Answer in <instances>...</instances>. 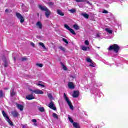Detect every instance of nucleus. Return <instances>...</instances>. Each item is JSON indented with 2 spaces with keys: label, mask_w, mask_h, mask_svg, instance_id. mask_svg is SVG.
Wrapping results in <instances>:
<instances>
[{
  "label": "nucleus",
  "mask_w": 128,
  "mask_h": 128,
  "mask_svg": "<svg viewBox=\"0 0 128 128\" xmlns=\"http://www.w3.org/2000/svg\"><path fill=\"white\" fill-rule=\"evenodd\" d=\"M64 28H66V30H69L70 32H71V34H74V36H76V32H74V30L70 28V26H68L65 24Z\"/></svg>",
  "instance_id": "nucleus-7"
},
{
  "label": "nucleus",
  "mask_w": 128,
  "mask_h": 128,
  "mask_svg": "<svg viewBox=\"0 0 128 128\" xmlns=\"http://www.w3.org/2000/svg\"><path fill=\"white\" fill-rule=\"evenodd\" d=\"M53 118L56 120H58V116L56 113L53 114Z\"/></svg>",
  "instance_id": "nucleus-26"
},
{
  "label": "nucleus",
  "mask_w": 128,
  "mask_h": 128,
  "mask_svg": "<svg viewBox=\"0 0 128 128\" xmlns=\"http://www.w3.org/2000/svg\"><path fill=\"white\" fill-rule=\"evenodd\" d=\"M61 64L62 66V68L64 70H68V68H66L64 64V63L61 62Z\"/></svg>",
  "instance_id": "nucleus-23"
},
{
  "label": "nucleus",
  "mask_w": 128,
  "mask_h": 128,
  "mask_svg": "<svg viewBox=\"0 0 128 128\" xmlns=\"http://www.w3.org/2000/svg\"><path fill=\"white\" fill-rule=\"evenodd\" d=\"M37 66H39V68H43L44 65L42 64H36Z\"/></svg>",
  "instance_id": "nucleus-34"
},
{
  "label": "nucleus",
  "mask_w": 128,
  "mask_h": 128,
  "mask_svg": "<svg viewBox=\"0 0 128 128\" xmlns=\"http://www.w3.org/2000/svg\"><path fill=\"white\" fill-rule=\"evenodd\" d=\"M97 36H98V34Z\"/></svg>",
  "instance_id": "nucleus-51"
},
{
  "label": "nucleus",
  "mask_w": 128,
  "mask_h": 128,
  "mask_svg": "<svg viewBox=\"0 0 128 128\" xmlns=\"http://www.w3.org/2000/svg\"><path fill=\"white\" fill-rule=\"evenodd\" d=\"M120 46L118 44H114L113 46H111L109 48L108 50L112 51V50H114L115 52L118 54V52H120Z\"/></svg>",
  "instance_id": "nucleus-2"
},
{
  "label": "nucleus",
  "mask_w": 128,
  "mask_h": 128,
  "mask_svg": "<svg viewBox=\"0 0 128 128\" xmlns=\"http://www.w3.org/2000/svg\"><path fill=\"white\" fill-rule=\"evenodd\" d=\"M38 17L40 18V14H38Z\"/></svg>",
  "instance_id": "nucleus-48"
},
{
  "label": "nucleus",
  "mask_w": 128,
  "mask_h": 128,
  "mask_svg": "<svg viewBox=\"0 0 128 128\" xmlns=\"http://www.w3.org/2000/svg\"><path fill=\"white\" fill-rule=\"evenodd\" d=\"M39 45L40 46H42V48H44V50H46V46L42 42H40Z\"/></svg>",
  "instance_id": "nucleus-22"
},
{
  "label": "nucleus",
  "mask_w": 128,
  "mask_h": 128,
  "mask_svg": "<svg viewBox=\"0 0 128 128\" xmlns=\"http://www.w3.org/2000/svg\"><path fill=\"white\" fill-rule=\"evenodd\" d=\"M64 98L66 100L69 106L70 110H74V106L72 104V102L70 101V99L68 98L66 93L64 94Z\"/></svg>",
  "instance_id": "nucleus-4"
},
{
  "label": "nucleus",
  "mask_w": 128,
  "mask_h": 128,
  "mask_svg": "<svg viewBox=\"0 0 128 128\" xmlns=\"http://www.w3.org/2000/svg\"><path fill=\"white\" fill-rule=\"evenodd\" d=\"M57 12L58 14H59V16H64V12H61V10H57Z\"/></svg>",
  "instance_id": "nucleus-18"
},
{
  "label": "nucleus",
  "mask_w": 128,
  "mask_h": 128,
  "mask_svg": "<svg viewBox=\"0 0 128 128\" xmlns=\"http://www.w3.org/2000/svg\"><path fill=\"white\" fill-rule=\"evenodd\" d=\"M48 108L51 110H56V108L54 103L52 101H51V102L48 104Z\"/></svg>",
  "instance_id": "nucleus-8"
},
{
  "label": "nucleus",
  "mask_w": 128,
  "mask_h": 128,
  "mask_svg": "<svg viewBox=\"0 0 128 128\" xmlns=\"http://www.w3.org/2000/svg\"><path fill=\"white\" fill-rule=\"evenodd\" d=\"M39 8H40L41 10H42V12H46L45 14L47 18H48L50 16V15L52 14V12H50V10H48V8H46V6H40Z\"/></svg>",
  "instance_id": "nucleus-1"
},
{
  "label": "nucleus",
  "mask_w": 128,
  "mask_h": 128,
  "mask_svg": "<svg viewBox=\"0 0 128 128\" xmlns=\"http://www.w3.org/2000/svg\"><path fill=\"white\" fill-rule=\"evenodd\" d=\"M6 12H8V9H6Z\"/></svg>",
  "instance_id": "nucleus-45"
},
{
  "label": "nucleus",
  "mask_w": 128,
  "mask_h": 128,
  "mask_svg": "<svg viewBox=\"0 0 128 128\" xmlns=\"http://www.w3.org/2000/svg\"><path fill=\"white\" fill-rule=\"evenodd\" d=\"M92 64L90 65V66H92V68H94V63H92V62L91 63Z\"/></svg>",
  "instance_id": "nucleus-40"
},
{
  "label": "nucleus",
  "mask_w": 128,
  "mask_h": 128,
  "mask_svg": "<svg viewBox=\"0 0 128 128\" xmlns=\"http://www.w3.org/2000/svg\"><path fill=\"white\" fill-rule=\"evenodd\" d=\"M34 126H38V124L34 123Z\"/></svg>",
  "instance_id": "nucleus-44"
},
{
  "label": "nucleus",
  "mask_w": 128,
  "mask_h": 128,
  "mask_svg": "<svg viewBox=\"0 0 128 128\" xmlns=\"http://www.w3.org/2000/svg\"><path fill=\"white\" fill-rule=\"evenodd\" d=\"M48 4L49 6H54V3L50 2L48 3Z\"/></svg>",
  "instance_id": "nucleus-29"
},
{
  "label": "nucleus",
  "mask_w": 128,
  "mask_h": 128,
  "mask_svg": "<svg viewBox=\"0 0 128 128\" xmlns=\"http://www.w3.org/2000/svg\"><path fill=\"white\" fill-rule=\"evenodd\" d=\"M39 110L41 112H45L44 108L41 107V108H39Z\"/></svg>",
  "instance_id": "nucleus-25"
},
{
  "label": "nucleus",
  "mask_w": 128,
  "mask_h": 128,
  "mask_svg": "<svg viewBox=\"0 0 128 128\" xmlns=\"http://www.w3.org/2000/svg\"><path fill=\"white\" fill-rule=\"evenodd\" d=\"M14 62H16V58H14Z\"/></svg>",
  "instance_id": "nucleus-46"
},
{
  "label": "nucleus",
  "mask_w": 128,
  "mask_h": 128,
  "mask_svg": "<svg viewBox=\"0 0 128 128\" xmlns=\"http://www.w3.org/2000/svg\"><path fill=\"white\" fill-rule=\"evenodd\" d=\"M4 96V92L2 90L0 91V98H2Z\"/></svg>",
  "instance_id": "nucleus-35"
},
{
  "label": "nucleus",
  "mask_w": 128,
  "mask_h": 128,
  "mask_svg": "<svg viewBox=\"0 0 128 128\" xmlns=\"http://www.w3.org/2000/svg\"><path fill=\"white\" fill-rule=\"evenodd\" d=\"M4 66L5 68H6L8 66V62H6V61L4 62Z\"/></svg>",
  "instance_id": "nucleus-38"
},
{
  "label": "nucleus",
  "mask_w": 128,
  "mask_h": 128,
  "mask_svg": "<svg viewBox=\"0 0 128 128\" xmlns=\"http://www.w3.org/2000/svg\"><path fill=\"white\" fill-rule=\"evenodd\" d=\"M86 60L87 62H90V64H92V59H90V58H87Z\"/></svg>",
  "instance_id": "nucleus-27"
},
{
  "label": "nucleus",
  "mask_w": 128,
  "mask_h": 128,
  "mask_svg": "<svg viewBox=\"0 0 128 128\" xmlns=\"http://www.w3.org/2000/svg\"><path fill=\"white\" fill-rule=\"evenodd\" d=\"M16 16L20 20L21 24H24V16H22L20 14L16 12Z\"/></svg>",
  "instance_id": "nucleus-6"
},
{
  "label": "nucleus",
  "mask_w": 128,
  "mask_h": 128,
  "mask_svg": "<svg viewBox=\"0 0 128 128\" xmlns=\"http://www.w3.org/2000/svg\"><path fill=\"white\" fill-rule=\"evenodd\" d=\"M48 98H50V100H54V97H52V95L51 94H48Z\"/></svg>",
  "instance_id": "nucleus-28"
},
{
  "label": "nucleus",
  "mask_w": 128,
  "mask_h": 128,
  "mask_svg": "<svg viewBox=\"0 0 128 128\" xmlns=\"http://www.w3.org/2000/svg\"><path fill=\"white\" fill-rule=\"evenodd\" d=\"M21 60L22 62H26V60H28V58H22Z\"/></svg>",
  "instance_id": "nucleus-36"
},
{
  "label": "nucleus",
  "mask_w": 128,
  "mask_h": 128,
  "mask_svg": "<svg viewBox=\"0 0 128 128\" xmlns=\"http://www.w3.org/2000/svg\"><path fill=\"white\" fill-rule=\"evenodd\" d=\"M26 100H34L36 98V97H34L32 95H28L26 97Z\"/></svg>",
  "instance_id": "nucleus-12"
},
{
  "label": "nucleus",
  "mask_w": 128,
  "mask_h": 128,
  "mask_svg": "<svg viewBox=\"0 0 128 128\" xmlns=\"http://www.w3.org/2000/svg\"><path fill=\"white\" fill-rule=\"evenodd\" d=\"M14 96H16V92H14V88H12L10 91V96L13 98Z\"/></svg>",
  "instance_id": "nucleus-15"
},
{
  "label": "nucleus",
  "mask_w": 128,
  "mask_h": 128,
  "mask_svg": "<svg viewBox=\"0 0 128 128\" xmlns=\"http://www.w3.org/2000/svg\"><path fill=\"white\" fill-rule=\"evenodd\" d=\"M62 40L64 42H65L66 44H68V40H66V39L63 38Z\"/></svg>",
  "instance_id": "nucleus-32"
},
{
  "label": "nucleus",
  "mask_w": 128,
  "mask_h": 128,
  "mask_svg": "<svg viewBox=\"0 0 128 128\" xmlns=\"http://www.w3.org/2000/svg\"><path fill=\"white\" fill-rule=\"evenodd\" d=\"M37 86H42V88H46V86L42 84H37Z\"/></svg>",
  "instance_id": "nucleus-39"
},
{
  "label": "nucleus",
  "mask_w": 128,
  "mask_h": 128,
  "mask_svg": "<svg viewBox=\"0 0 128 128\" xmlns=\"http://www.w3.org/2000/svg\"><path fill=\"white\" fill-rule=\"evenodd\" d=\"M48 0L50 1V0Z\"/></svg>",
  "instance_id": "nucleus-50"
},
{
  "label": "nucleus",
  "mask_w": 128,
  "mask_h": 128,
  "mask_svg": "<svg viewBox=\"0 0 128 128\" xmlns=\"http://www.w3.org/2000/svg\"><path fill=\"white\" fill-rule=\"evenodd\" d=\"M69 12H70L71 14H76V10L75 8H73L70 10Z\"/></svg>",
  "instance_id": "nucleus-24"
},
{
  "label": "nucleus",
  "mask_w": 128,
  "mask_h": 128,
  "mask_svg": "<svg viewBox=\"0 0 128 128\" xmlns=\"http://www.w3.org/2000/svg\"><path fill=\"white\" fill-rule=\"evenodd\" d=\"M31 46H32V48H36V44L33 42L31 43Z\"/></svg>",
  "instance_id": "nucleus-41"
},
{
  "label": "nucleus",
  "mask_w": 128,
  "mask_h": 128,
  "mask_svg": "<svg viewBox=\"0 0 128 128\" xmlns=\"http://www.w3.org/2000/svg\"><path fill=\"white\" fill-rule=\"evenodd\" d=\"M36 26L40 28V30H42V24L40 22H38L36 24Z\"/></svg>",
  "instance_id": "nucleus-14"
},
{
  "label": "nucleus",
  "mask_w": 128,
  "mask_h": 128,
  "mask_svg": "<svg viewBox=\"0 0 128 128\" xmlns=\"http://www.w3.org/2000/svg\"><path fill=\"white\" fill-rule=\"evenodd\" d=\"M97 48H100V47H96Z\"/></svg>",
  "instance_id": "nucleus-49"
},
{
  "label": "nucleus",
  "mask_w": 128,
  "mask_h": 128,
  "mask_svg": "<svg viewBox=\"0 0 128 128\" xmlns=\"http://www.w3.org/2000/svg\"><path fill=\"white\" fill-rule=\"evenodd\" d=\"M2 114L4 118H5L6 120L8 122V124H10V126H14V124L12 123V120H10V118H8V114H6V112L2 111Z\"/></svg>",
  "instance_id": "nucleus-3"
},
{
  "label": "nucleus",
  "mask_w": 128,
  "mask_h": 128,
  "mask_svg": "<svg viewBox=\"0 0 128 128\" xmlns=\"http://www.w3.org/2000/svg\"><path fill=\"white\" fill-rule=\"evenodd\" d=\"M68 86L70 90H74V83L72 82H69L68 84Z\"/></svg>",
  "instance_id": "nucleus-10"
},
{
  "label": "nucleus",
  "mask_w": 128,
  "mask_h": 128,
  "mask_svg": "<svg viewBox=\"0 0 128 128\" xmlns=\"http://www.w3.org/2000/svg\"><path fill=\"white\" fill-rule=\"evenodd\" d=\"M85 44H86V46H90V42H88V40H86Z\"/></svg>",
  "instance_id": "nucleus-31"
},
{
  "label": "nucleus",
  "mask_w": 128,
  "mask_h": 128,
  "mask_svg": "<svg viewBox=\"0 0 128 128\" xmlns=\"http://www.w3.org/2000/svg\"><path fill=\"white\" fill-rule=\"evenodd\" d=\"M76 2H84V0H76Z\"/></svg>",
  "instance_id": "nucleus-37"
},
{
  "label": "nucleus",
  "mask_w": 128,
  "mask_h": 128,
  "mask_svg": "<svg viewBox=\"0 0 128 128\" xmlns=\"http://www.w3.org/2000/svg\"><path fill=\"white\" fill-rule=\"evenodd\" d=\"M72 96H73V98H78L79 96L78 91H74Z\"/></svg>",
  "instance_id": "nucleus-13"
},
{
  "label": "nucleus",
  "mask_w": 128,
  "mask_h": 128,
  "mask_svg": "<svg viewBox=\"0 0 128 128\" xmlns=\"http://www.w3.org/2000/svg\"><path fill=\"white\" fill-rule=\"evenodd\" d=\"M17 108L20 112H22L24 110V106L20 104H16Z\"/></svg>",
  "instance_id": "nucleus-11"
},
{
  "label": "nucleus",
  "mask_w": 128,
  "mask_h": 128,
  "mask_svg": "<svg viewBox=\"0 0 128 128\" xmlns=\"http://www.w3.org/2000/svg\"><path fill=\"white\" fill-rule=\"evenodd\" d=\"M81 16H82L84 18H86L87 20H88V18H90V15L86 13L82 14H81Z\"/></svg>",
  "instance_id": "nucleus-16"
},
{
  "label": "nucleus",
  "mask_w": 128,
  "mask_h": 128,
  "mask_svg": "<svg viewBox=\"0 0 128 128\" xmlns=\"http://www.w3.org/2000/svg\"><path fill=\"white\" fill-rule=\"evenodd\" d=\"M11 114L14 118H18L20 116V114L16 111H13L11 112Z\"/></svg>",
  "instance_id": "nucleus-9"
},
{
  "label": "nucleus",
  "mask_w": 128,
  "mask_h": 128,
  "mask_svg": "<svg viewBox=\"0 0 128 128\" xmlns=\"http://www.w3.org/2000/svg\"><path fill=\"white\" fill-rule=\"evenodd\" d=\"M73 126L75 128H80V124L76 122L73 123Z\"/></svg>",
  "instance_id": "nucleus-21"
},
{
  "label": "nucleus",
  "mask_w": 128,
  "mask_h": 128,
  "mask_svg": "<svg viewBox=\"0 0 128 128\" xmlns=\"http://www.w3.org/2000/svg\"><path fill=\"white\" fill-rule=\"evenodd\" d=\"M106 31L108 32V34H112V30H111L110 28H106Z\"/></svg>",
  "instance_id": "nucleus-19"
},
{
  "label": "nucleus",
  "mask_w": 128,
  "mask_h": 128,
  "mask_svg": "<svg viewBox=\"0 0 128 128\" xmlns=\"http://www.w3.org/2000/svg\"><path fill=\"white\" fill-rule=\"evenodd\" d=\"M103 14H108V12L106 10H104L103 11Z\"/></svg>",
  "instance_id": "nucleus-42"
},
{
  "label": "nucleus",
  "mask_w": 128,
  "mask_h": 128,
  "mask_svg": "<svg viewBox=\"0 0 128 128\" xmlns=\"http://www.w3.org/2000/svg\"><path fill=\"white\" fill-rule=\"evenodd\" d=\"M68 118L70 122H72V124H74V120H72V118L70 117V116H68Z\"/></svg>",
  "instance_id": "nucleus-30"
},
{
  "label": "nucleus",
  "mask_w": 128,
  "mask_h": 128,
  "mask_svg": "<svg viewBox=\"0 0 128 128\" xmlns=\"http://www.w3.org/2000/svg\"><path fill=\"white\" fill-rule=\"evenodd\" d=\"M30 92H31L32 94H44V92L42 90H32V89L29 90Z\"/></svg>",
  "instance_id": "nucleus-5"
},
{
  "label": "nucleus",
  "mask_w": 128,
  "mask_h": 128,
  "mask_svg": "<svg viewBox=\"0 0 128 128\" xmlns=\"http://www.w3.org/2000/svg\"><path fill=\"white\" fill-rule=\"evenodd\" d=\"M73 28L76 30H80V26L78 24L74 25Z\"/></svg>",
  "instance_id": "nucleus-20"
},
{
  "label": "nucleus",
  "mask_w": 128,
  "mask_h": 128,
  "mask_svg": "<svg viewBox=\"0 0 128 128\" xmlns=\"http://www.w3.org/2000/svg\"><path fill=\"white\" fill-rule=\"evenodd\" d=\"M88 3L92 6V4L90 2H88Z\"/></svg>",
  "instance_id": "nucleus-47"
},
{
  "label": "nucleus",
  "mask_w": 128,
  "mask_h": 128,
  "mask_svg": "<svg viewBox=\"0 0 128 128\" xmlns=\"http://www.w3.org/2000/svg\"><path fill=\"white\" fill-rule=\"evenodd\" d=\"M60 50H62V52H66V48H64V47L62 46H60L59 48Z\"/></svg>",
  "instance_id": "nucleus-33"
},
{
  "label": "nucleus",
  "mask_w": 128,
  "mask_h": 128,
  "mask_svg": "<svg viewBox=\"0 0 128 128\" xmlns=\"http://www.w3.org/2000/svg\"><path fill=\"white\" fill-rule=\"evenodd\" d=\"M32 122H34V124H36L38 122V121L36 120H32Z\"/></svg>",
  "instance_id": "nucleus-43"
},
{
  "label": "nucleus",
  "mask_w": 128,
  "mask_h": 128,
  "mask_svg": "<svg viewBox=\"0 0 128 128\" xmlns=\"http://www.w3.org/2000/svg\"><path fill=\"white\" fill-rule=\"evenodd\" d=\"M81 48L82 50H84V52H87V50H90V48L86 47V46H82Z\"/></svg>",
  "instance_id": "nucleus-17"
}]
</instances>
